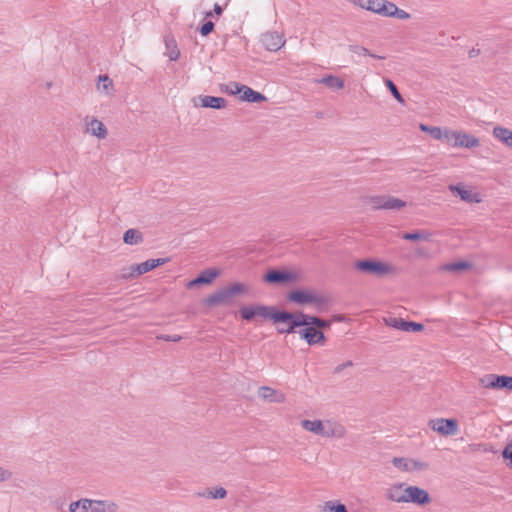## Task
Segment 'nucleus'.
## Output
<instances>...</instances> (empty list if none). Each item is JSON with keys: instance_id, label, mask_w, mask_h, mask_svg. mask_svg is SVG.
I'll list each match as a JSON object with an SVG mask.
<instances>
[{"instance_id": "7ed1b4c3", "label": "nucleus", "mask_w": 512, "mask_h": 512, "mask_svg": "<svg viewBox=\"0 0 512 512\" xmlns=\"http://www.w3.org/2000/svg\"><path fill=\"white\" fill-rule=\"evenodd\" d=\"M479 384L486 389L512 390V376L486 374L479 379Z\"/></svg>"}, {"instance_id": "ea45409f", "label": "nucleus", "mask_w": 512, "mask_h": 512, "mask_svg": "<svg viewBox=\"0 0 512 512\" xmlns=\"http://www.w3.org/2000/svg\"><path fill=\"white\" fill-rule=\"evenodd\" d=\"M201 495L211 499H223L226 497L227 491L223 487H218L215 490L208 489Z\"/></svg>"}, {"instance_id": "e433bc0d", "label": "nucleus", "mask_w": 512, "mask_h": 512, "mask_svg": "<svg viewBox=\"0 0 512 512\" xmlns=\"http://www.w3.org/2000/svg\"><path fill=\"white\" fill-rule=\"evenodd\" d=\"M324 512H348L347 507L339 501H327L324 504Z\"/></svg>"}, {"instance_id": "a18cd8bd", "label": "nucleus", "mask_w": 512, "mask_h": 512, "mask_svg": "<svg viewBox=\"0 0 512 512\" xmlns=\"http://www.w3.org/2000/svg\"><path fill=\"white\" fill-rule=\"evenodd\" d=\"M385 200L386 196H373L369 198V203L372 205L373 209H385Z\"/></svg>"}, {"instance_id": "e2e57ef3", "label": "nucleus", "mask_w": 512, "mask_h": 512, "mask_svg": "<svg viewBox=\"0 0 512 512\" xmlns=\"http://www.w3.org/2000/svg\"><path fill=\"white\" fill-rule=\"evenodd\" d=\"M474 54H476V51L472 50V51L470 52V56H474Z\"/></svg>"}, {"instance_id": "6e6d98bb", "label": "nucleus", "mask_w": 512, "mask_h": 512, "mask_svg": "<svg viewBox=\"0 0 512 512\" xmlns=\"http://www.w3.org/2000/svg\"><path fill=\"white\" fill-rule=\"evenodd\" d=\"M199 285H203V283L199 279V276H197L196 278H194L193 280L188 282L187 288L191 289V288H194V287L199 286Z\"/></svg>"}, {"instance_id": "b1692460", "label": "nucleus", "mask_w": 512, "mask_h": 512, "mask_svg": "<svg viewBox=\"0 0 512 512\" xmlns=\"http://www.w3.org/2000/svg\"><path fill=\"white\" fill-rule=\"evenodd\" d=\"M301 426L303 429L310 431L316 435L323 436L325 425L321 420H308L304 419L301 421Z\"/></svg>"}, {"instance_id": "393cba45", "label": "nucleus", "mask_w": 512, "mask_h": 512, "mask_svg": "<svg viewBox=\"0 0 512 512\" xmlns=\"http://www.w3.org/2000/svg\"><path fill=\"white\" fill-rule=\"evenodd\" d=\"M402 238L408 241H430L432 233L427 230H417L414 232L404 233Z\"/></svg>"}, {"instance_id": "bf43d9fd", "label": "nucleus", "mask_w": 512, "mask_h": 512, "mask_svg": "<svg viewBox=\"0 0 512 512\" xmlns=\"http://www.w3.org/2000/svg\"><path fill=\"white\" fill-rule=\"evenodd\" d=\"M344 320V316L343 315H337V316H334L333 321H343Z\"/></svg>"}, {"instance_id": "1a4fd4ad", "label": "nucleus", "mask_w": 512, "mask_h": 512, "mask_svg": "<svg viewBox=\"0 0 512 512\" xmlns=\"http://www.w3.org/2000/svg\"><path fill=\"white\" fill-rule=\"evenodd\" d=\"M231 85L235 86V90L232 91V94L242 93L240 98L243 101L250 103H260L266 100V97L263 94L253 90L248 86L239 84L237 82H233Z\"/></svg>"}, {"instance_id": "bb28decb", "label": "nucleus", "mask_w": 512, "mask_h": 512, "mask_svg": "<svg viewBox=\"0 0 512 512\" xmlns=\"http://www.w3.org/2000/svg\"><path fill=\"white\" fill-rule=\"evenodd\" d=\"M123 241L128 245H135L143 241L142 233L136 229H128L123 235Z\"/></svg>"}, {"instance_id": "a19ab883", "label": "nucleus", "mask_w": 512, "mask_h": 512, "mask_svg": "<svg viewBox=\"0 0 512 512\" xmlns=\"http://www.w3.org/2000/svg\"><path fill=\"white\" fill-rule=\"evenodd\" d=\"M470 267V264L466 261H459V262H454V263H449V264H446L443 266V269L446 270V271H451V272H455V271H462V270H466Z\"/></svg>"}, {"instance_id": "c9c22d12", "label": "nucleus", "mask_w": 512, "mask_h": 512, "mask_svg": "<svg viewBox=\"0 0 512 512\" xmlns=\"http://www.w3.org/2000/svg\"><path fill=\"white\" fill-rule=\"evenodd\" d=\"M219 275L217 269H205L198 276L201 282L204 284H210Z\"/></svg>"}, {"instance_id": "c756f323", "label": "nucleus", "mask_w": 512, "mask_h": 512, "mask_svg": "<svg viewBox=\"0 0 512 512\" xmlns=\"http://www.w3.org/2000/svg\"><path fill=\"white\" fill-rule=\"evenodd\" d=\"M384 323L388 327H392L398 330L405 331L407 326V321L400 317H385L383 319Z\"/></svg>"}, {"instance_id": "cd10ccee", "label": "nucleus", "mask_w": 512, "mask_h": 512, "mask_svg": "<svg viewBox=\"0 0 512 512\" xmlns=\"http://www.w3.org/2000/svg\"><path fill=\"white\" fill-rule=\"evenodd\" d=\"M91 499H80L69 505V512H90Z\"/></svg>"}, {"instance_id": "412c9836", "label": "nucleus", "mask_w": 512, "mask_h": 512, "mask_svg": "<svg viewBox=\"0 0 512 512\" xmlns=\"http://www.w3.org/2000/svg\"><path fill=\"white\" fill-rule=\"evenodd\" d=\"M289 314L292 316V319L291 320H286V321H274V323H285L287 324L286 327H282V328H278V333L280 334H292V333H296V328H298L299 326H294V321H301V316L304 315L303 312H296V313H292V312H289Z\"/></svg>"}, {"instance_id": "72a5a7b5", "label": "nucleus", "mask_w": 512, "mask_h": 512, "mask_svg": "<svg viewBox=\"0 0 512 512\" xmlns=\"http://www.w3.org/2000/svg\"><path fill=\"white\" fill-rule=\"evenodd\" d=\"M406 206V202L393 196H386L385 210H400Z\"/></svg>"}, {"instance_id": "5fc2aeb1", "label": "nucleus", "mask_w": 512, "mask_h": 512, "mask_svg": "<svg viewBox=\"0 0 512 512\" xmlns=\"http://www.w3.org/2000/svg\"><path fill=\"white\" fill-rule=\"evenodd\" d=\"M393 17H396L398 19L406 20L410 18V14L402 9H399L397 7L396 14H393Z\"/></svg>"}, {"instance_id": "680f3d73", "label": "nucleus", "mask_w": 512, "mask_h": 512, "mask_svg": "<svg viewBox=\"0 0 512 512\" xmlns=\"http://www.w3.org/2000/svg\"><path fill=\"white\" fill-rule=\"evenodd\" d=\"M232 83H233V82H231V83L229 84V87L231 88V90H230L231 92H232L233 90H235V86L231 85Z\"/></svg>"}, {"instance_id": "c85d7f7f", "label": "nucleus", "mask_w": 512, "mask_h": 512, "mask_svg": "<svg viewBox=\"0 0 512 512\" xmlns=\"http://www.w3.org/2000/svg\"><path fill=\"white\" fill-rule=\"evenodd\" d=\"M420 130L428 132L436 140H445L446 129L442 130L440 127L420 124Z\"/></svg>"}, {"instance_id": "0e129e2a", "label": "nucleus", "mask_w": 512, "mask_h": 512, "mask_svg": "<svg viewBox=\"0 0 512 512\" xmlns=\"http://www.w3.org/2000/svg\"><path fill=\"white\" fill-rule=\"evenodd\" d=\"M474 54H476V51L472 50V51L470 52V56H474Z\"/></svg>"}, {"instance_id": "39448f33", "label": "nucleus", "mask_w": 512, "mask_h": 512, "mask_svg": "<svg viewBox=\"0 0 512 512\" xmlns=\"http://www.w3.org/2000/svg\"><path fill=\"white\" fill-rule=\"evenodd\" d=\"M255 316H260L264 319L273 321H286L291 320L292 316L288 311L277 310L274 306H265L261 304L254 305Z\"/></svg>"}, {"instance_id": "c03bdc74", "label": "nucleus", "mask_w": 512, "mask_h": 512, "mask_svg": "<svg viewBox=\"0 0 512 512\" xmlns=\"http://www.w3.org/2000/svg\"><path fill=\"white\" fill-rule=\"evenodd\" d=\"M239 313L242 319L246 321L252 320L255 317L254 305L241 307Z\"/></svg>"}, {"instance_id": "0eeeda50", "label": "nucleus", "mask_w": 512, "mask_h": 512, "mask_svg": "<svg viewBox=\"0 0 512 512\" xmlns=\"http://www.w3.org/2000/svg\"><path fill=\"white\" fill-rule=\"evenodd\" d=\"M355 267L361 272L374 275H384L390 271L388 265L371 259L357 261Z\"/></svg>"}, {"instance_id": "4468645a", "label": "nucleus", "mask_w": 512, "mask_h": 512, "mask_svg": "<svg viewBox=\"0 0 512 512\" xmlns=\"http://www.w3.org/2000/svg\"><path fill=\"white\" fill-rule=\"evenodd\" d=\"M449 190L456 196H459L461 200L468 203H479L481 198L478 193H473L471 190L466 189L461 185H449Z\"/></svg>"}, {"instance_id": "2eb2a0df", "label": "nucleus", "mask_w": 512, "mask_h": 512, "mask_svg": "<svg viewBox=\"0 0 512 512\" xmlns=\"http://www.w3.org/2000/svg\"><path fill=\"white\" fill-rule=\"evenodd\" d=\"M404 483H397L392 485L386 490L385 496L388 500L397 503H405V492Z\"/></svg>"}, {"instance_id": "4d7b16f0", "label": "nucleus", "mask_w": 512, "mask_h": 512, "mask_svg": "<svg viewBox=\"0 0 512 512\" xmlns=\"http://www.w3.org/2000/svg\"><path fill=\"white\" fill-rule=\"evenodd\" d=\"M349 1H350V2H352L353 4L358 5V6H360L361 8H364V9H365L366 1H367V0H349Z\"/></svg>"}, {"instance_id": "de8ad7c7", "label": "nucleus", "mask_w": 512, "mask_h": 512, "mask_svg": "<svg viewBox=\"0 0 512 512\" xmlns=\"http://www.w3.org/2000/svg\"><path fill=\"white\" fill-rule=\"evenodd\" d=\"M424 330V325L421 323L407 321L405 332H420Z\"/></svg>"}, {"instance_id": "3c124183", "label": "nucleus", "mask_w": 512, "mask_h": 512, "mask_svg": "<svg viewBox=\"0 0 512 512\" xmlns=\"http://www.w3.org/2000/svg\"><path fill=\"white\" fill-rule=\"evenodd\" d=\"M12 472L0 466V483L8 481L12 478Z\"/></svg>"}, {"instance_id": "58836bf2", "label": "nucleus", "mask_w": 512, "mask_h": 512, "mask_svg": "<svg viewBox=\"0 0 512 512\" xmlns=\"http://www.w3.org/2000/svg\"><path fill=\"white\" fill-rule=\"evenodd\" d=\"M429 467L430 465L426 461L410 458L409 472L426 471L429 469Z\"/></svg>"}, {"instance_id": "a211bd4d", "label": "nucleus", "mask_w": 512, "mask_h": 512, "mask_svg": "<svg viewBox=\"0 0 512 512\" xmlns=\"http://www.w3.org/2000/svg\"><path fill=\"white\" fill-rule=\"evenodd\" d=\"M200 106L203 108L223 109L226 107L227 101L223 97L216 96H200Z\"/></svg>"}, {"instance_id": "9d476101", "label": "nucleus", "mask_w": 512, "mask_h": 512, "mask_svg": "<svg viewBox=\"0 0 512 512\" xmlns=\"http://www.w3.org/2000/svg\"><path fill=\"white\" fill-rule=\"evenodd\" d=\"M263 280L271 284H281L294 282L296 280V275L285 270L271 269L263 276Z\"/></svg>"}, {"instance_id": "4be33fe9", "label": "nucleus", "mask_w": 512, "mask_h": 512, "mask_svg": "<svg viewBox=\"0 0 512 512\" xmlns=\"http://www.w3.org/2000/svg\"><path fill=\"white\" fill-rule=\"evenodd\" d=\"M492 133L496 139L512 149V130L506 127L496 126L493 128Z\"/></svg>"}, {"instance_id": "603ef678", "label": "nucleus", "mask_w": 512, "mask_h": 512, "mask_svg": "<svg viewBox=\"0 0 512 512\" xmlns=\"http://www.w3.org/2000/svg\"><path fill=\"white\" fill-rule=\"evenodd\" d=\"M506 460H509V466L512 468V443L508 444L502 453Z\"/></svg>"}, {"instance_id": "f03ea898", "label": "nucleus", "mask_w": 512, "mask_h": 512, "mask_svg": "<svg viewBox=\"0 0 512 512\" xmlns=\"http://www.w3.org/2000/svg\"><path fill=\"white\" fill-rule=\"evenodd\" d=\"M445 141L453 147L476 148L480 145L477 137L463 131L446 129Z\"/></svg>"}, {"instance_id": "8fccbe9b", "label": "nucleus", "mask_w": 512, "mask_h": 512, "mask_svg": "<svg viewBox=\"0 0 512 512\" xmlns=\"http://www.w3.org/2000/svg\"><path fill=\"white\" fill-rule=\"evenodd\" d=\"M160 340L166 341V342H179L182 337L180 335L174 334V335H166L162 334L157 337Z\"/></svg>"}, {"instance_id": "49530a36", "label": "nucleus", "mask_w": 512, "mask_h": 512, "mask_svg": "<svg viewBox=\"0 0 512 512\" xmlns=\"http://www.w3.org/2000/svg\"><path fill=\"white\" fill-rule=\"evenodd\" d=\"M383 2L384 0H367L365 9L378 14V9Z\"/></svg>"}, {"instance_id": "37998d69", "label": "nucleus", "mask_w": 512, "mask_h": 512, "mask_svg": "<svg viewBox=\"0 0 512 512\" xmlns=\"http://www.w3.org/2000/svg\"><path fill=\"white\" fill-rule=\"evenodd\" d=\"M349 50L356 54H363V55H367V56L377 58V59H385V56L375 55V54L371 53L367 48L362 47V46L350 45Z\"/></svg>"}, {"instance_id": "2f4dec72", "label": "nucleus", "mask_w": 512, "mask_h": 512, "mask_svg": "<svg viewBox=\"0 0 512 512\" xmlns=\"http://www.w3.org/2000/svg\"><path fill=\"white\" fill-rule=\"evenodd\" d=\"M165 44L168 49V57L171 61H176L180 56V51L177 47L176 41L173 38H166Z\"/></svg>"}, {"instance_id": "f8f14e48", "label": "nucleus", "mask_w": 512, "mask_h": 512, "mask_svg": "<svg viewBox=\"0 0 512 512\" xmlns=\"http://www.w3.org/2000/svg\"><path fill=\"white\" fill-rule=\"evenodd\" d=\"M258 396L270 403H284L286 400L283 392L269 386H261L258 389Z\"/></svg>"}, {"instance_id": "f704fd0d", "label": "nucleus", "mask_w": 512, "mask_h": 512, "mask_svg": "<svg viewBox=\"0 0 512 512\" xmlns=\"http://www.w3.org/2000/svg\"><path fill=\"white\" fill-rule=\"evenodd\" d=\"M397 6L387 0H384L381 7L378 9V14L385 17H393V14H396Z\"/></svg>"}, {"instance_id": "9b49d317", "label": "nucleus", "mask_w": 512, "mask_h": 512, "mask_svg": "<svg viewBox=\"0 0 512 512\" xmlns=\"http://www.w3.org/2000/svg\"><path fill=\"white\" fill-rule=\"evenodd\" d=\"M301 319H302L301 321H294L293 325L294 326L312 325L322 331V329H327L332 324V320L322 319L320 317L310 315V314H305V313H304V315L301 316Z\"/></svg>"}, {"instance_id": "423d86ee", "label": "nucleus", "mask_w": 512, "mask_h": 512, "mask_svg": "<svg viewBox=\"0 0 512 512\" xmlns=\"http://www.w3.org/2000/svg\"><path fill=\"white\" fill-rule=\"evenodd\" d=\"M302 327V329L298 330V334L308 345H324L326 343L327 339L323 331L312 325Z\"/></svg>"}, {"instance_id": "09e8293b", "label": "nucleus", "mask_w": 512, "mask_h": 512, "mask_svg": "<svg viewBox=\"0 0 512 512\" xmlns=\"http://www.w3.org/2000/svg\"><path fill=\"white\" fill-rule=\"evenodd\" d=\"M214 23L212 21L205 22L199 29L202 36H208L214 30Z\"/></svg>"}, {"instance_id": "473e14b6", "label": "nucleus", "mask_w": 512, "mask_h": 512, "mask_svg": "<svg viewBox=\"0 0 512 512\" xmlns=\"http://www.w3.org/2000/svg\"><path fill=\"white\" fill-rule=\"evenodd\" d=\"M329 302L328 297L314 294V300L310 304H313L318 312H324L328 309Z\"/></svg>"}, {"instance_id": "20e7f679", "label": "nucleus", "mask_w": 512, "mask_h": 512, "mask_svg": "<svg viewBox=\"0 0 512 512\" xmlns=\"http://www.w3.org/2000/svg\"><path fill=\"white\" fill-rule=\"evenodd\" d=\"M428 426L442 436H453L458 433V421L456 419L435 418L428 421Z\"/></svg>"}, {"instance_id": "5701e85b", "label": "nucleus", "mask_w": 512, "mask_h": 512, "mask_svg": "<svg viewBox=\"0 0 512 512\" xmlns=\"http://www.w3.org/2000/svg\"><path fill=\"white\" fill-rule=\"evenodd\" d=\"M328 427L325 426L323 437L326 438H343L346 434V429L343 425L338 423L327 422Z\"/></svg>"}, {"instance_id": "052dcab7", "label": "nucleus", "mask_w": 512, "mask_h": 512, "mask_svg": "<svg viewBox=\"0 0 512 512\" xmlns=\"http://www.w3.org/2000/svg\"><path fill=\"white\" fill-rule=\"evenodd\" d=\"M213 11H208L205 13V17L209 18V17H212L213 16Z\"/></svg>"}, {"instance_id": "aec40b11", "label": "nucleus", "mask_w": 512, "mask_h": 512, "mask_svg": "<svg viewBox=\"0 0 512 512\" xmlns=\"http://www.w3.org/2000/svg\"><path fill=\"white\" fill-rule=\"evenodd\" d=\"M87 131L99 139H104L107 136V128L98 119L93 118L87 123Z\"/></svg>"}, {"instance_id": "6ab92c4d", "label": "nucleus", "mask_w": 512, "mask_h": 512, "mask_svg": "<svg viewBox=\"0 0 512 512\" xmlns=\"http://www.w3.org/2000/svg\"><path fill=\"white\" fill-rule=\"evenodd\" d=\"M118 505L112 501L91 500L90 512H117Z\"/></svg>"}, {"instance_id": "dca6fc26", "label": "nucleus", "mask_w": 512, "mask_h": 512, "mask_svg": "<svg viewBox=\"0 0 512 512\" xmlns=\"http://www.w3.org/2000/svg\"><path fill=\"white\" fill-rule=\"evenodd\" d=\"M168 261L169 258L148 259L134 267L133 271L136 273V275H142L155 269L158 266L167 263Z\"/></svg>"}, {"instance_id": "4c0bfd02", "label": "nucleus", "mask_w": 512, "mask_h": 512, "mask_svg": "<svg viewBox=\"0 0 512 512\" xmlns=\"http://www.w3.org/2000/svg\"><path fill=\"white\" fill-rule=\"evenodd\" d=\"M392 464L395 468L401 471L409 472L410 458L394 457L392 459Z\"/></svg>"}, {"instance_id": "6e6552de", "label": "nucleus", "mask_w": 512, "mask_h": 512, "mask_svg": "<svg viewBox=\"0 0 512 512\" xmlns=\"http://www.w3.org/2000/svg\"><path fill=\"white\" fill-rule=\"evenodd\" d=\"M431 502V497L423 488L418 486H407L405 492V503H413L417 505H426Z\"/></svg>"}, {"instance_id": "13d9d810", "label": "nucleus", "mask_w": 512, "mask_h": 512, "mask_svg": "<svg viewBox=\"0 0 512 512\" xmlns=\"http://www.w3.org/2000/svg\"><path fill=\"white\" fill-rule=\"evenodd\" d=\"M213 12L216 15H221L223 12V8L219 4L216 3V4H214Z\"/></svg>"}, {"instance_id": "864d4df0", "label": "nucleus", "mask_w": 512, "mask_h": 512, "mask_svg": "<svg viewBox=\"0 0 512 512\" xmlns=\"http://www.w3.org/2000/svg\"><path fill=\"white\" fill-rule=\"evenodd\" d=\"M353 366V362L351 360H348L338 366H336L334 368V373L335 374H339L341 373L345 368H348V367H352Z\"/></svg>"}, {"instance_id": "f3484780", "label": "nucleus", "mask_w": 512, "mask_h": 512, "mask_svg": "<svg viewBox=\"0 0 512 512\" xmlns=\"http://www.w3.org/2000/svg\"><path fill=\"white\" fill-rule=\"evenodd\" d=\"M287 299L299 305L310 304L314 300V293L305 290H293L287 295Z\"/></svg>"}, {"instance_id": "ddd939ff", "label": "nucleus", "mask_w": 512, "mask_h": 512, "mask_svg": "<svg viewBox=\"0 0 512 512\" xmlns=\"http://www.w3.org/2000/svg\"><path fill=\"white\" fill-rule=\"evenodd\" d=\"M261 42L268 51H277L285 44L284 38L277 32H267L263 34Z\"/></svg>"}, {"instance_id": "79ce46f5", "label": "nucleus", "mask_w": 512, "mask_h": 512, "mask_svg": "<svg viewBox=\"0 0 512 512\" xmlns=\"http://www.w3.org/2000/svg\"><path fill=\"white\" fill-rule=\"evenodd\" d=\"M385 85L393 95V97L401 104L404 103V98L400 94L397 86L394 84V82L390 79H385Z\"/></svg>"}, {"instance_id": "7c9ffc66", "label": "nucleus", "mask_w": 512, "mask_h": 512, "mask_svg": "<svg viewBox=\"0 0 512 512\" xmlns=\"http://www.w3.org/2000/svg\"><path fill=\"white\" fill-rule=\"evenodd\" d=\"M113 87V81L107 75H99L97 82V89L109 95Z\"/></svg>"}, {"instance_id": "a878e982", "label": "nucleus", "mask_w": 512, "mask_h": 512, "mask_svg": "<svg viewBox=\"0 0 512 512\" xmlns=\"http://www.w3.org/2000/svg\"><path fill=\"white\" fill-rule=\"evenodd\" d=\"M316 82L336 90L342 89L344 87V81L340 77L334 75H326L321 79H317Z\"/></svg>"}, {"instance_id": "f257e3e1", "label": "nucleus", "mask_w": 512, "mask_h": 512, "mask_svg": "<svg viewBox=\"0 0 512 512\" xmlns=\"http://www.w3.org/2000/svg\"><path fill=\"white\" fill-rule=\"evenodd\" d=\"M248 291L249 288L246 284L236 282L210 294L205 299V304L210 307L230 304L235 296L246 294Z\"/></svg>"}]
</instances>
